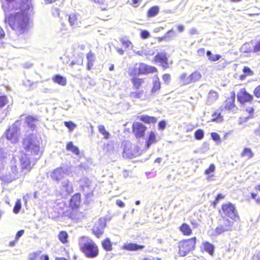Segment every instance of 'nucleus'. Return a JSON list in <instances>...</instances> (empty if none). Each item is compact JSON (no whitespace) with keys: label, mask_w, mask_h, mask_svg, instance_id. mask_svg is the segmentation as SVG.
<instances>
[{"label":"nucleus","mask_w":260,"mask_h":260,"mask_svg":"<svg viewBox=\"0 0 260 260\" xmlns=\"http://www.w3.org/2000/svg\"><path fill=\"white\" fill-rule=\"evenodd\" d=\"M5 21L18 35L24 34L27 30L28 18L22 11L6 15Z\"/></svg>","instance_id":"nucleus-1"},{"label":"nucleus","mask_w":260,"mask_h":260,"mask_svg":"<svg viewBox=\"0 0 260 260\" xmlns=\"http://www.w3.org/2000/svg\"><path fill=\"white\" fill-rule=\"evenodd\" d=\"M40 137L34 134L28 136L23 140V145L26 154L31 155L38 158L41 156L42 151L41 150Z\"/></svg>","instance_id":"nucleus-2"},{"label":"nucleus","mask_w":260,"mask_h":260,"mask_svg":"<svg viewBox=\"0 0 260 260\" xmlns=\"http://www.w3.org/2000/svg\"><path fill=\"white\" fill-rule=\"evenodd\" d=\"M79 245L82 251L86 257L94 258L99 254V248L92 240L88 237H82L79 242Z\"/></svg>","instance_id":"nucleus-3"},{"label":"nucleus","mask_w":260,"mask_h":260,"mask_svg":"<svg viewBox=\"0 0 260 260\" xmlns=\"http://www.w3.org/2000/svg\"><path fill=\"white\" fill-rule=\"evenodd\" d=\"M196 243V237L179 242L178 243V253L179 255L181 256H184L188 254L190 251L194 249Z\"/></svg>","instance_id":"nucleus-4"},{"label":"nucleus","mask_w":260,"mask_h":260,"mask_svg":"<svg viewBox=\"0 0 260 260\" xmlns=\"http://www.w3.org/2000/svg\"><path fill=\"white\" fill-rule=\"evenodd\" d=\"M233 225V222L227 218H223L222 221H220L215 231L211 234L213 236H217L222 233L231 231Z\"/></svg>","instance_id":"nucleus-5"},{"label":"nucleus","mask_w":260,"mask_h":260,"mask_svg":"<svg viewBox=\"0 0 260 260\" xmlns=\"http://www.w3.org/2000/svg\"><path fill=\"white\" fill-rule=\"evenodd\" d=\"M20 122L16 121L15 123L10 127L7 132V138L11 141L12 143H15L18 141L20 135L19 126Z\"/></svg>","instance_id":"nucleus-6"},{"label":"nucleus","mask_w":260,"mask_h":260,"mask_svg":"<svg viewBox=\"0 0 260 260\" xmlns=\"http://www.w3.org/2000/svg\"><path fill=\"white\" fill-rule=\"evenodd\" d=\"M139 154L137 148L130 142L126 141L123 144V155L124 157L132 158Z\"/></svg>","instance_id":"nucleus-7"},{"label":"nucleus","mask_w":260,"mask_h":260,"mask_svg":"<svg viewBox=\"0 0 260 260\" xmlns=\"http://www.w3.org/2000/svg\"><path fill=\"white\" fill-rule=\"evenodd\" d=\"M12 165L10 167V170H8V174L3 175L2 176V179L7 182H11L13 180L18 178L21 175L18 174L15 162H11Z\"/></svg>","instance_id":"nucleus-8"},{"label":"nucleus","mask_w":260,"mask_h":260,"mask_svg":"<svg viewBox=\"0 0 260 260\" xmlns=\"http://www.w3.org/2000/svg\"><path fill=\"white\" fill-rule=\"evenodd\" d=\"M91 181L86 177L82 178L79 181V186L85 196L88 198L92 194V189L90 187Z\"/></svg>","instance_id":"nucleus-9"},{"label":"nucleus","mask_w":260,"mask_h":260,"mask_svg":"<svg viewBox=\"0 0 260 260\" xmlns=\"http://www.w3.org/2000/svg\"><path fill=\"white\" fill-rule=\"evenodd\" d=\"M222 210L226 216L233 220H236L239 218L235 206L231 203L223 205Z\"/></svg>","instance_id":"nucleus-10"},{"label":"nucleus","mask_w":260,"mask_h":260,"mask_svg":"<svg viewBox=\"0 0 260 260\" xmlns=\"http://www.w3.org/2000/svg\"><path fill=\"white\" fill-rule=\"evenodd\" d=\"M73 191V187L72 183L68 179L61 181V185L58 191V193L62 197H66L71 193Z\"/></svg>","instance_id":"nucleus-11"},{"label":"nucleus","mask_w":260,"mask_h":260,"mask_svg":"<svg viewBox=\"0 0 260 260\" xmlns=\"http://www.w3.org/2000/svg\"><path fill=\"white\" fill-rule=\"evenodd\" d=\"M67 173V169L58 167L52 171L50 174V177L53 181L58 182L63 180Z\"/></svg>","instance_id":"nucleus-12"},{"label":"nucleus","mask_w":260,"mask_h":260,"mask_svg":"<svg viewBox=\"0 0 260 260\" xmlns=\"http://www.w3.org/2000/svg\"><path fill=\"white\" fill-rule=\"evenodd\" d=\"M2 7L5 11H9L13 8H20L23 0H2Z\"/></svg>","instance_id":"nucleus-13"},{"label":"nucleus","mask_w":260,"mask_h":260,"mask_svg":"<svg viewBox=\"0 0 260 260\" xmlns=\"http://www.w3.org/2000/svg\"><path fill=\"white\" fill-rule=\"evenodd\" d=\"M27 154H24L20 158V162L22 166V170L26 169L27 171L29 170L34 166L35 160L38 158V157L34 156L30 158L27 156Z\"/></svg>","instance_id":"nucleus-14"},{"label":"nucleus","mask_w":260,"mask_h":260,"mask_svg":"<svg viewBox=\"0 0 260 260\" xmlns=\"http://www.w3.org/2000/svg\"><path fill=\"white\" fill-rule=\"evenodd\" d=\"M105 226V219L102 218L99 219L93 227V233L97 237H100L103 234Z\"/></svg>","instance_id":"nucleus-15"},{"label":"nucleus","mask_w":260,"mask_h":260,"mask_svg":"<svg viewBox=\"0 0 260 260\" xmlns=\"http://www.w3.org/2000/svg\"><path fill=\"white\" fill-rule=\"evenodd\" d=\"M146 129V126L141 123L136 122L133 123V131L137 138L143 137Z\"/></svg>","instance_id":"nucleus-16"},{"label":"nucleus","mask_w":260,"mask_h":260,"mask_svg":"<svg viewBox=\"0 0 260 260\" xmlns=\"http://www.w3.org/2000/svg\"><path fill=\"white\" fill-rule=\"evenodd\" d=\"M237 98L240 103L243 104L250 102L253 100V96L246 92L245 88H242L237 93Z\"/></svg>","instance_id":"nucleus-17"},{"label":"nucleus","mask_w":260,"mask_h":260,"mask_svg":"<svg viewBox=\"0 0 260 260\" xmlns=\"http://www.w3.org/2000/svg\"><path fill=\"white\" fill-rule=\"evenodd\" d=\"M139 74H147L150 73H153L157 72V69L155 67L148 66L144 63H139Z\"/></svg>","instance_id":"nucleus-18"},{"label":"nucleus","mask_w":260,"mask_h":260,"mask_svg":"<svg viewBox=\"0 0 260 260\" xmlns=\"http://www.w3.org/2000/svg\"><path fill=\"white\" fill-rule=\"evenodd\" d=\"M86 214L78 210L74 209L71 213V218L77 222L82 221L86 217Z\"/></svg>","instance_id":"nucleus-19"},{"label":"nucleus","mask_w":260,"mask_h":260,"mask_svg":"<svg viewBox=\"0 0 260 260\" xmlns=\"http://www.w3.org/2000/svg\"><path fill=\"white\" fill-rule=\"evenodd\" d=\"M155 60L160 63L161 66L164 69H167L169 68L168 58L165 54L158 53L155 56Z\"/></svg>","instance_id":"nucleus-20"},{"label":"nucleus","mask_w":260,"mask_h":260,"mask_svg":"<svg viewBox=\"0 0 260 260\" xmlns=\"http://www.w3.org/2000/svg\"><path fill=\"white\" fill-rule=\"evenodd\" d=\"M235 95L234 93L233 96L229 98L225 101V109L233 112H236L237 108L234 104Z\"/></svg>","instance_id":"nucleus-21"},{"label":"nucleus","mask_w":260,"mask_h":260,"mask_svg":"<svg viewBox=\"0 0 260 260\" xmlns=\"http://www.w3.org/2000/svg\"><path fill=\"white\" fill-rule=\"evenodd\" d=\"M79 16L76 14H71L69 17V21L70 25L73 27H79L81 21L79 20Z\"/></svg>","instance_id":"nucleus-22"},{"label":"nucleus","mask_w":260,"mask_h":260,"mask_svg":"<svg viewBox=\"0 0 260 260\" xmlns=\"http://www.w3.org/2000/svg\"><path fill=\"white\" fill-rule=\"evenodd\" d=\"M86 58L87 60V69L90 70L93 66L95 57L94 53L90 51L86 54Z\"/></svg>","instance_id":"nucleus-23"},{"label":"nucleus","mask_w":260,"mask_h":260,"mask_svg":"<svg viewBox=\"0 0 260 260\" xmlns=\"http://www.w3.org/2000/svg\"><path fill=\"white\" fill-rule=\"evenodd\" d=\"M218 98V94L216 91L213 90H210L208 94L207 100V104L208 105H210L213 103L214 102L216 101Z\"/></svg>","instance_id":"nucleus-24"},{"label":"nucleus","mask_w":260,"mask_h":260,"mask_svg":"<svg viewBox=\"0 0 260 260\" xmlns=\"http://www.w3.org/2000/svg\"><path fill=\"white\" fill-rule=\"evenodd\" d=\"M144 247L143 245H139L135 243H125L123 245V248L130 251L137 250L138 249H142Z\"/></svg>","instance_id":"nucleus-25"},{"label":"nucleus","mask_w":260,"mask_h":260,"mask_svg":"<svg viewBox=\"0 0 260 260\" xmlns=\"http://www.w3.org/2000/svg\"><path fill=\"white\" fill-rule=\"evenodd\" d=\"M25 122L30 127L34 129L36 123L38 122V119L36 117L28 116L25 118Z\"/></svg>","instance_id":"nucleus-26"},{"label":"nucleus","mask_w":260,"mask_h":260,"mask_svg":"<svg viewBox=\"0 0 260 260\" xmlns=\"http://www.w3.org/2000/svg\"><path fill=\"white\" fill-rule=\"evenodd\" d=\"M80 194L76 193L74 195L70 200V204L73 207H77L80 203Z\"/></svg>","instance_id":"nucleus-27"},{"label":"nucleus","mask_w":260,"mask_h":260,"mask_svg":"<svg viewBox=\"0 0 260 260\" xmlns=\"http://www.w3.org/2000/svg\"><path fill=\"white\" fill-rule=\"evenodd\" d=\"M160 88V82L158 77L156 76L154 77L153 80V87L151 89L152 93H155L158 91Z\"/></svg>","instance_id":"nucleus-28"},{"label":"nucleus","mask_w":260,"mask_h":260,"mask_svg":"<svg viewBox=\"0 0 260 260\" xmlns=\"http://www.w3.org/2000/svg\"><path fill=\"white\" fill-rule=\"evenodd\" d=\"M159 12V8L157 6H153L150 8L147 12L148 17H153L156 16Z\"/></svg>","instance_id":"nucleus-29"},{"label":"nucleus","mask_w":260,"mask_h":260,"mask_svg":"<svg viewBox=\"0 0 260 260\" xmlns=\"http://www.w3.org/2000/svg\"><path fill=\"white\" fill-rule=\"evenodd\" d=\"M189 78L190 79H188V80L190 81L191 83L196 82L201 79L202 75L200 72L196 71L189 75Z\"/></svg>","instance_id":"nucleus-30"},{"label":"nucleus","mask_w":260,"mask_h":260,"mask_svg":"<svg viewBox=\"0 0 260 260\" xmlns=\"http://www.w3.org/2000/svg\"><path fill=\"white\" fill-rule=\"evenodd\" d=\"M215 170V166L214 164H211L208 169L205 170V174L207 176V179L210 180L213 176V173Z\"/></svg>","instance_id":"nucleus-31"},{"label":"nucleus","mask_w":260,"mask_h":260,"mask_svg":"<svg viewBox=\"0 0 260 260\" xmlns=\"http://www.w3.org/2000/svg\"><path fill=\"white\" fill-rule=\"evenodd\" d=\"M139 67V64L136 63L133 67L129 68L128 71V75L133 77L140 75L139 70H138Z\"/></svg>","instance_id":"nucleus-32"},{"label":"nucleus","mask_w":260,"mask_h":260,"mask_svg":"<svg viewBox=\"0 0 260 260\" xmlns=\"http://www.w3.org/2000/svg\"><path fill=\"white\" fill-rule=\"evenodd\" d=\"M180 230L184 235L189 236L192 233L191 229L186 223L182 224L180 227Z\"/></svg>","instance_id":"nucleus-33"},{"label":"nucleus","mask_w":260,"mask_h":260,"mask_svg":"<svg viewBox=\"0 0 260 260\" xmlns=\"http://www.w3.org/2000/svg\"><path fill=\"white\" fill-rule=\"evenodd\" d=\"M132 82L133 84V86L136 89H138L139 87L144 83V80L143 79L133 77L132 79Z\"/></svg>","instance_id":"nucleus-34"},{"label":"nucleus","mask_w":260,"mask_h":260,"mask_svg":"<svg viewBox=\"0 0 260 260\" xmlns=\"http://www.w3.org/2000/svg\"><path fill=\"white\" fill-rule=\"evenodd\" d=\"M53 81L54 82L57 83L58 84L62 86H64L67 84L66 79L64 77L59 75H56L53 78Z\"/></svg>","instance_id":"nucleus-35"},{"label":"nucleus","mask_w":260,"mask_h":260,"mask_svg":"<svg viewBox=\"0 0 260 260\" xmlns=\"http://www.w3.org/2000/svg\"><path fill=\"white\" fill-rule=\"evenodd\" d=\"M223 120V116L221 115V113L218 111H215L212 115V121H214L217 123H220Z\"/></svg>","instance_id":"nucleus-36"},{"label":"nucleus","mask_w":260,"mask_h":260,"mask_svg":"<svg viewBox=\"0 0 260 260\" xmlns=\"http://www.w3.org/2000/svg\"><path fill=\"white\" fill-rule=\"evenodd\" d=\"M98 131L100 134H101L103 136L104 138L105 139H108L110 138V134L107 132L103 125H99L98 126Z\"/></svg>","instance_id":"nucleus-37"},{"label":"nucleus","mask_w":260,"mask_h":260,"mask_svg":"<svg viewBox=\"0 0 260 260\" xmlns=\"http://www.w3.org/2000/svg\"><path fill=\"white\" fill-rule=\"evenodd\" d=\"M67 149L76 155H79L80 153L78 148L74 146L72 142H70L67 144Z\"/></svg>","instance_id":"nucleus-38"},{"label":"nucleus","mask_w":260,"mask_h":260,"mask_svg":"<svg viewBox=\"0 0 260 260\" xmlns=\"http://www.w3.org/2000/svg\"><path fill=\"white\" fill-rule=\"evenodd\" d=\"M140 118L141 120L148 123H154L156 121L155 117L148 115H142Z\"/></svg>","instance_id":"nucleus-39"},{"label":"nucleus","mask_w":260,"mask_h":260,"mask_svg":"<svg viewBox=\"0 0 260 260\" xmlns=\"http://www.w3.org/2000/svg\"><path fill=\"white\" fill-rule=\"evenodd\" d=\"M190 79L189 76H187L186 73L182 74L179 77V82L182 85H187L191 83L190 81L188 80Z\"/></svg>","instance_id":"nucleus-40"},{"label":"nucleus","mask_w":260,"mask_h":260,"mask_svg":"<svg viewBox=\"0 0 260 260\" xmlns=\"http://www.w3.org/2000/svg\"><path fill=\"white\" fill-rule=\"evenodd\" d=\"M156 136L154 132H151L149 134V138L147 142V148L156 142Z\"/></svg>","instance_id":"nucleus-41"},{"label":"nucleus","mask_w":260,"mask_h":260,"mask_svg":"<svg viewBox=\"0 0 260 260\" xmlns=\"http://www.w3.org/2000/svg\"><path fill=\"white\" fill-rule=\"evenodd\" d=\"M144 93L143 90H138L135 92H132L130 93V96L133 99H141L143 97Z\"/></svg>","instance_id":"nucleus-42"},{"label":"nucleus","mask_w":260,"mask_h":260,"mask_svg":"<svg viewBox=\"0 0 260 260\" xmlns=\"http://www.w3.org/2000/svg\"><path fill=\"white\" fill-rule=\"evenodd\" d=\"M102 246L103 248L107 251H110L112 250V244L109 238L102 242Z\"/></svg>","instance_id":"nucleus-43"},{"label":"nucleus","mask_w":260,"mask_h":260,"mask_svg":"<svg viewBox=\"0 0 260 260\" xmlns=\"http://www.w3.org/2000/svg\"><path fill=\"white\" fill-rule=\"evenodd\" d=\"M241 155L242 157H245L247 159H250L252 157L253 154L250 149L246 148L243 149Z\"/></svg>","instance_id":"nucleus-44"},{"label":"nucleus","mask_w":260,"mask_h":260,"mask_svg":"<svg viewBox=\"0 0 260 260\" xmlns=\"http://www.w3.org/2000/svg\"><path fill=\"white\" fill-rule=\"evenodd\" d=\"M204 247L207 252L209 254H212L214 251V246L209 242H206L204 243Z\"/></svg>","instance_id":"nucleus-45"},{"label":"nucleus","mask_w":260,"mask_h":260,"mask_svg":"<svg viewBox=\"0 0 260 260\" xmlns=\"http://www.w3.org/2000/svg\"><path fill=\"white\" fill-rule=\"evenodd\" d=\"M207 55L209 59L212 61H217L221 57V56L219 55L213 54L210 51H208L207 52Z\"/></svg>","instance_id":"nucleus-46"},{"label":"nucleus","mask_w":260,"mask_h":260,"mask_svg":"<svg viewBox=\"0 0 260 260\" xmlns=\"http://www.w3.org/2000/svg\"><path fill=\"white\" fill-rule=\"evenodd\" d=\"M120 41L121 43V44L123 45V46L124 47H125V48H130V47H133V44L128 40H126V39H125L124 38H121L120 39Z\"/></svg>","instance_id":"nucleus-47"},{"label":"nucleus","mask_w":260,"mask_h":260,"mask_svg":"<svg viewBox=\"0 0 260 260\" xmlns=\"http://www.w3.org/2000/svg\"><path fill=\"white\" fill-rule=\"evenodd\" d=\"M68 237V234L64 231L61 232L58 235V238L59 240L63 243L67 242Z\"/></svg>","instance_id":"nucleus-48"},{"label":"nucleus","mask_w":260,"mask_h":260,"mask_svg":"<svg viewBox=\"0 0 260 260\" xmlns=\"http://www.w3.org/2000/svg\"><path fill=\"white\" fill-rule=\"evenodd\" d=\"M21 208V203L20 200L18 199L17 200L15 206L13 209V212L15 214H17L19 212Z\"/></svg>","instance_id":"nucleus-49"},{"label":"nucleus","mask_w":260,"mask_h":260,"mask_svg":"<svg viewBox=\"0 0 260 260\" xmlns=\"http://www.w3.org/2000/svg\"><path fill=\"white\" fill-rule=\"evenodd\" d=\"M204 135V131L202 129H198L194 133V137L196 139L200 140H202Z\"/></svg>","instance_id":"nucleus-50"},{"label":"nucleus","mask_w":260,"mask_h":260,"mask_svg":"<svg viewBox=\"0 0 260 260\" xmlns=\"http://www.w3.org/2000/svg\"><path fill=\"white\" fill-rule=\"evenodd\" d=\"M65 126L68 127L70 131H72L76 127L75 124L72 121H65L64 122Z\"/></svg>","instance_id":"nucleus-51"},{"label":"nucleus","mask_w":260,"mask_h":260,"mask_svg":"<svg viewBox=\"0 0 260 260\" xmlns=\"http://www.w3.org/2000/svg\"><path fill=\"white\" fill-rule=\"evenodd\" d=\"M175 36V34L173 30V29H170L169 31L167 32V33L165 34L164 38H167L168 39H170L173 37H174Z\"/></svg>","instance_id":"nucleus-52"},{"label":"nucleus","mask_w":260,"mask_h":260,"mask_svg":"<svg viewBox=\"0 0 260 260\" xmlns=\"http://www.w3.org/2000/svg\"><path fill=\"white\" fill-rule=\"evenodd\" d=\"M7 158V153L3 148H0V159L5 161Z\"/></svg>","instance_id":"nucleus-53"},{"label":"nucleus","mask_w":260,"mask_h":260,"mask_svg":"<svg viewBox=\"0 0 260 260\" xmlns=\"http://www.w3.org/2000/svg\"><path fill=\"white\" fill-rule=\"evenodd\" d=\"M7 100L6 96H0V108L3 107L7 103Z\"/></svg>","instance_id":"nucleus-54"},{"label":"nucleus","mask_w":260,"mask_h":260,"mask_svg":"<svg viewBox=\"0 0 260 260\" xmlns=\"http://www.w3.org/2000/svg\"><path fill=\"white\" fill-rule=\"evenodd\" d=\"M243 72L246 74V75H253V72L250 70V69L247 67H245L243 70Z\"/></svg>","instance_id":"nucleus-55"},{"label":"nucleus","mask_w":260,"mask_h":260,"mask_svg":"<svg viewBox=\"0 0 260 260\" xmlns=\"http://www.w3.org/2000/svg\"><path fill=\"white\" fill-rule=\"evenodd\" d=\"M211 135L213 140L220 141V136L217 133L213 132L211 133Z\"/></svg>","instance_id":"nucleus-56"},{"label":"nucleus","mask_w":260,"mask_h":260,"mask_svg":"<svg viewBox=\"0 0 260 260\" xmlns=\"http://www.w3.org/2000/svg\"><path fill=\"white\" fill-rule=\"evenodd\" d=\"M164 81L167 83H169L171 80V76L169 74H166L164 75L162 77Z\"/></svg>","instance_id":"nucleus-57"},{"label":"nucleus","mask_w":260,"mask_h":260,"mask_svg":"<svg viewBox=\"0 0 260 260\" xmlns=\"http://www.w3.org/2000/svg\"><path fill=\"white\" fill-rule=\"evenodd\" d=\"M149 36L150 34L147 30H143L141 33V36L143 39H147Z\"/></svg>","instance_id":"nucleus-58"},{"label":"nucleus","mask_w":260,"mask_h":260,"mask_svg":"<svg viewBox=\"0 0 260 260\" xmlns=\"http://www.w3.org/2000/svg\"><path fill=\"white\" fill-rule=\"evenodd\" d=\"M254 94L257 98H260V85L256 87L254 90Z\"/></svg>","instance_id":"nucleus-59"},{"label":"nucleus","mask_w":260,"mask_h":260,"mask_svg":"<svg viewBox=\"0 0 260 260\" xmlns=\"http://www.w3.org/2000/svg\"><path fill=\"white\" fill-rule=\"evenodd\" d=\"M83 62V58H81L80 60H78L77 61H73L71 62L70 66H73L74 64H78L79 65H82Z\"/></svg>","instance_id":"nucleus-60"},{"label":"nucleus","mask_w":260,"mask_h":260,"mask_svg":"<svg viewBox=\"0 0 260 260\" xmlns=\"http://www.w3.org/2000/svg\"><path fill=\"white\" fill-rule=\"evenodd\" d=\"M24 230H20L17 233L15 237L16 241H18L19 238H20L22 236V235L24 234Z\"/></svg>","instance_id":"nucleus-61"},{"label":"nucleus","mask_w":260,"mask_h":260,"mask_svg":"<svg viewBox=\"0 0 260 260\" xmlns=\"http://www.w3.org/2000/svg\"><path fill=\"white\" fill-rule=\"evenodd\" d=\"M158 127L160 129H164L166 127V122L164 121L159 122Z\"/></svg>","instance_id":"nucleus-62"},{"label":"nucleus","mask_w":260,"mask_h":260,"mask_svg":"<svg viewBox=\"0 0 260 260\" xmlns=\"http://www.w3.org/2000/svg\"><path fill=\"white\" fill-rule=\"evenodd\" d=\"M260 51V41L254 46L253 52H257Z\"/></svg>","instance_id":"nucleus-63"},{"label":"nucleus","mask_w":260,"mask_h":260,"mask_svg":"<svg viewBox=\"0 0 260 260\" xmlns=\"http://www.w3.org/2000/svg\"><path fill=\"white\" fill-rule=\"evenodd\" d=\"M116 203L117 206H118L119 207H120L121 208L124 207L125 206L124 203L122 201H121L120 200H117L116 201Z\"/></svg>","instance_id":"nucleus-64"}]
</instances>
